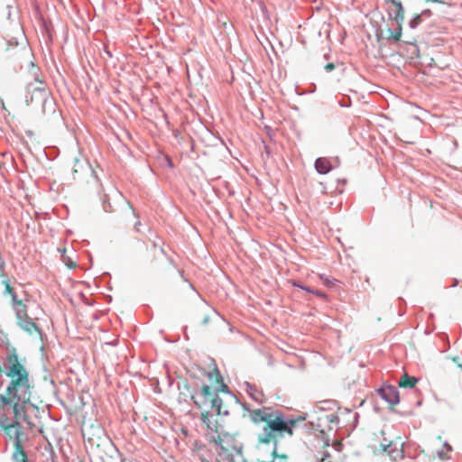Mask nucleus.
I'll use <instances>...</instances> for the list:
<instances>
[{"mask_svg":"<svg viewBox=\"0 0 462 462\" xmlns=\"http://www.w3.org/2000/svg\"><path fill=\"white\" fill-rule=\"evenodd\" d=\"M8 363L6 376L11 381L6 389V395L0 394V423L6 422L12 412L14 419L23 420L31 425L26 415L32 393L28 372L15 354L8 356Z\"/></svg>","mask_w":462,"mask_h":462,"instance_id":"obj_1","label":"nucleus"},{"mask_svg":"<svg viewBox=\"0 0 462 462\" xmlns=\"http://www.w3.org/2000/svg\"><path fill=\"white\" fill-rule=\"evenodd\" d=\"M250 421L259 429V444H276L285 436H292L300 419L286 417L281 411L271 406H263L248 411Z\"/></svg>","mask_w":462,"mask_h":462,"instance_id":"obj_2","label":"nucleus"},{"mask_svg":"<svg viewBox=\"0 0 462 462\" xmlns=\"http://www.w3.org/2000/svg\"><path fill=\"white\" fill-rule=\"evenodd\" d=\"M216 379L217 387L212 389L207 384H203L199 391L191 394V400L194 404L200 410V413L217 412V414L227 415L228 410L226 405L223 404L222 399L218 396V393H227L228 387L223 382L220 373L217 369H215L213 373L209 374L210 378Z\"/></svg>","mask_w":462,"mask_h":462,"instance_id":"obj_3","label":"nucleus"},{"mask_svg":"<svg viewBox=\"0 0 462 462\" xmlns=\"http://www.w3.org/2000/svg\"><path fill=\"white\" fill-rule=\"evenodd\" d=\"M208 444L216 454V462H236L235 457L240 454L236 436L228 432H221Z\"/></svg>","mask_w":462,"mask_h":462,"instance_id":"obj_4","label":"nucleus"},{"mask_svg":"<svg viewBox=\"0 0 462 462\" xmlns=\"http://www.w3.org/2000/svg\"><path fill=\"white\" fill-rule=\"evenodd\" d=\"M38 71L39 69L32 62L27 76V92L31 94L32 102H43L49 96L46 83L40 78Z\"/></svg>","mask_w":462,"mask_h":462,"instance_id":"obj_5","label":"nucleus"},{"mask_svg":"<svg viewBox=\"0 0 462 462\" xmlns=\"http://www.w3.org/2000/svg\"><path fill=\"white\" fill-rule=\"evenodd\" d=\"M219 414L217 412H209L200 413V422L202 428L205 430V437L208 439V443L214 441L215 438H217L221 432V427L217 421V417Z\"/></svg>","mask_w":462,"mask_h":462,"instance_id":"obj_6","label":"nucleus"},{"mask_svg":"<svg viewBox=\"0 0 462 462\" xmlns=\"http://www.w3.org/2000/svg\"><path fill=\"white\" fill-rule=\"evenodd\" d=\"M82 434L91 447H99L106 439L105 430L100 424H84Z\"/></svg>","mask_w":462,"mask_h":462,"instance_id":"obj_7","label":"nucleus"},{"mask_svg":"<svg viewBox=\"0 0 462 462\" xmlns=\"http://www.w3.org/2000/svg\"><path fill=\"white\" fill-rule=\"evenodd\" d=\"M93 177L94 172L90 164L87 161L76 158L72 169L73 180L78 183H88Z\"/></svg>","mask_w":462,"mask_h":462,"instance_id":"obj_8","label":"nucleus"},{"mask_svg":"<svg viewBox=\"0 0 462 462\" xmlns=\"http://www.w3.org/2000/svg\"><path fill=\"white\" fill-rule=\"evenodd\" d=\"M5 51L7 58L14 60L28 59L31 55L30 50L24 42L10 41L6 43Z\"/></svg>","mask_w":462,"mask_h":462,"instance_id":"obj_9","label":"nucleus"},{"mask_svg":"<svg viewBox=\"0 0 462 462\" xmlns=\"http://www.w3.org/2000/svg\"><path fill=\"white\" fill-rule=\"evenodd\" d=\"M21 420L14 419L11 421L10 419L6 420V422L0 423V428L3 429L5 434L9 437L10 439L14 441V443H17V441H22V436L23 435V431L22 426L20 425Z\"/></svg>","mask_w":462,"mask_h":462,"instance_id":"obj_10","label":"nucleus"},{"mask_svg":"<svg viewBox=\"0 0 462 462\" xmlns=\"http://www.w3.org/2000/svg\"><path fill=\"white\" fill-rule=\"evenodd\" d=\"M403 443L398 440H390L387 444L381 443L380 448L394 461L403 457Z\"/></svg>","mask_w":462,"mask_h":462,"instance_id":"obj_11","label":"nucleus"},{"mask_svg":"<svg viewBox=\"0 0 462 462\" xmlns=\"http://www.w3.org/2000/svg\"><path fill=\"white\" fill-rule=\"evenodd\" d=\"M381 396L389 402L391 406H394L399 402V393L396 388L387 386L381 390Z\"/></svg>","mask_w":462,"mask_h":462,"instance_id":"obj_12","label":"nucleus"},{"mask_svg":"<svg viewBox=\"0 0 462 462\" xmlns=\"http://www.w3.org/2000/svg\"><path fill=\"white\" fill-rule=\"evenodd\" d=\"M12 458L14 462H29L27 454L25 453L22 441L14 443V451Z\"/></svg>","mask_w":462,"mask_h":462,"instance_id":"obj_13","label":"nucleus"},{"mask_svg":"<svg viewBox=\"0 0 462 462\" xmlns=\"http://www.w3.org/2000/svg\"><path fill=\"white\" fill-rule=\"evenodd\" d=\"M17 322L18 325L29 334L32 335L34 333H39V329L36 323L31 318H26Z\"/></svg>","mask_w":462,"mask_h":462,"instance_id":"obj_14","label":"nucleus"},{"mask_svg":"<svg viewBox=\"0 0 462 462\" xmlns=\"http://www.w3.org/2000/svg\"><path fill=\"white\" fill-rule=\"evenodd\" d=\"M193 450L202 462H211L213 460V455L207 454L205 452V446L198 443V441H195Z\"/></svg>","mask_w":462,"mask_h":462,"instance_id":"obj_15","label":"nucleus"},{"mask_svg":"<svg viewBox=\"0 0 462 462\" xmlns=\"http://www.w3.org/2000/svg\"><path fill=\"white\" fill-rule=\"evenodd\" d=\"M217 312L215 310L211 309L207 305H203L201 310V319L199 320V324L202 326H207L210 323L211 318L213 315H216Z\"/></svg>","mask_w":462,"mask_h":462,"instance_id":"obj_16","label":"nucleus"},{"mask_svg":"<svg viewBox=\"0 0 462 462\" xmlns=\"http://www.w3.org/2000/svg\"><path fill=\"white\" fill-rule=\"evenodd\" d=\"M315 168L320 174H326L331 170V163L327 158H318L315 162Z\"/></svg>","mask_w":462,"mask_h":462,"instance_id":"obj_17","label":"nucleus"},{"mask_svg":"<svg viewBox=\"0 0 462 462\" xmlns=\"http://www.w3.org/2000/svg\"><path fill=\"white\" fill-rule=\"evenodd\" d=\"M14 303V309L16 313L17 321L29 318L27 315V308L26 305L23 302L22 300H17Z\"/></svg>","mask_w":462,"mask_h":462,"instance_id":"obj_18","label":"nucleus"},{"mask_svg":"<svg viewBox=\"0 0 462 462\" xmlns=\"http://www.w3.org/2000/svg\"><path fill=\"white\" fill-rule=\"evenodd\" d=\"M385 2L391 3L394 6V8H395V13H394V16H393L394 20L397 23L402 22L404 19V12H403V8H402L401 0H385Z\"/></svg>","mask_w":462,"mask_h":462,"instance_id":"obj_19","label":"nucleus"},{"mask_svg":"<svg viewBox=\"0 0 462 462\" xmlns=\"http://www.w3.org/2000/svg\"><path fill=\"white\" fill-rule=\"evenodd\" d=\"M418 379L414 376H410L407 374H404L400 379L398 385L402 388H412L417 383Z\"/></svg>","mask_w":462,"mask_h":462,"instance_id":"obj_20","label":"nucleus"},{"mask_svg":"<svg viewBox=\"0 0 462 462\" xmlns=\"http://www.w3.org/2000/svg\"><path fill=\"white\" fill-rule=\"evenodd\" d=\"M271 456H272V460H270V461L258 460L257 462H275L276 459L278 460V462H287V459H288V457L286 455L277 453L276 447L273 448V449L271 453Z\"/></svg>","mask_w":462,"mask_h":462,"instance_id":"obj_21","label":"nucleus"},{"mask_svg":"<svg viewBox=\"0 0 462 462\" xmlns=\"http://www.w3.org/2000/svg\"><path fill=\"white\" fill-rule=\"evenodd\" d=\"M3 283L5 285V293L11 296L13 302L16 301L18 300L17 296L14 292V288L11 286L9 281L5 280Z\"/></svg>","mask_w":462,"mask_h":462,"instance_id":"obj_22","label":"nucleus"},{"mask_svg":"<svg viewBox=\"0 0 462 462\" xmlns=\"http://www.w3.org/2000/svg\"><path fill=\"white\" fill-rule=\"evenodd\" d=\"M292 284L294 286H298L300 288H301L302 290H305L306 291L308 292H311V293H314L315 295H317L318 297H320V298H323V299H326L327 298V295L322 292V291H314L309 287H303V286H300V284H298L296 282H293Z\"/></svg>","mask_w":462,"mask_h":462,"instance_id":"obj_23","label":"nucleus"},{"mask_svg":"<svg viewBox=\"0 0 462 462\" xmlns=\"http://www.w3.org/2000/svg\"><path fill=\"white\" fill-rule=\"evenodd\" d=\"M61 252V256L63 258V262L66 263V265L69 268V269H73L76 267L77 263L76 262L72 261L71 259H69V257H66V252L67 250L65 248H63L62 250H60Z\"/></svg>","mask_w":462,"mask_h":462,"instance_id":"obj_24","label":"nucleus"},{"mask_svg":"<svg viewBox=\"0 0 462 462\" xmlns=\"http://www.w3.org/2000/svg\"><path fill=\"white\" fill-rule=\"evenodd\" d=\"M401 23H398L399 26H398V29L397 31L393 32H391V35L392 37L393 38L394 42H399L401 40V37H402V26H401Z\"/></svg>","mask_w":462,"mask_h":462,"instance_id":"obj_25","label":"nucleus"},{"mask_svg":"<svg viewBox=\"0 0 462 462\" xmlns=\"http://www.w3.org/2000/svg\"><path fill=\"white\" fill-rule=\"evenodd\" d=\"M319 278L327 286H331L333 284V282L328 278L324 277V275H319Z\"/></svg>","mask_w":462,"mask_h":462,"instance_id":"obj_26","label":"nucleus"},{"mask_svg":"<svg viewBox=\"0 0 462 462\" xmlns=\"http://www.w3.org/2000/svg\"><path fill=\"white\" fill-rule=\"evenodd\" d=\"M425 1L442 4V5H449L452 0H425Z\"/></svg>","mask_w":462,"mask_h":462,"instance_id":"obj_27","label":"nucleus"},{"mask_svg":"<svg viewBox=\"0 0 462 462\" xmlns=\"http://www.w3.org/2000/svg\"><path fill=\"white\" fill-rule=\"evenodd\" d=\"M326 419H327L328 421H330V422H337V421H338V418H337V416H335V415H332V414H330V415H327V416H326Z\"/></svg>","mask_w":462,"mask_h":462,"instance_id":"obj_28","label":"nucleus"},{"mask_svg":"<svg viewBox=\"0 0 462 462\" xmlns=\"http://www.w3.org/2000/svg\"><path fill=\"white\" fill-rule=\"evenodd\" d=\"M453 362L457 364V365L462 368V362H460L459 357L455 356L452 358Z\"/></svg>","mask_w":462,"mask_h":462,"instance_id":"obj_29","label":"nucleus"},{"mask_svg":"<svg viewBox=\"0 0 462 462\" xmlns=\"http://www.w3.org/2000/svg\"><path fill=\"white\" fill-rule=\"evenodd\" d=\"M335 69V65L334 63H328L326 66H325V69L328 70V71H331Z\"/></svg>","mask_w":462,"mask_h":462,"instance_id":"obj_30","label":"nucleus"},{"mask_svg":"<svg viewBox=\"0 0 462 462\" xmlns=\"http://www.w3.org/2000/svg\"><path fill=\"white\" fill-rule=\"evenodd\" d=\"M128 205V209H129V214L132 216V217H134L135 216V213L134 211V209L132 208V207L129 205V203H127Z\"/></svg>","mask_w":462,"mask_h":462,"instance_id":"obj_31","label":"nucleus"},{"mask_svg":"<svg viewBox=\"0 0 462 462\" xmlns=\"http://www.w3.org/2000/svg\"><path fill=\"white\" fill-rule=\"evenodd\" d=\"M139 226H140V221L136 220L135 223H134V226H135L137 231L139 230V228H138Z\"/></svg>","mask_w":462,"mask_h":462,"instance_id":"obj_32","label":"nucleus"}]
</instances>
